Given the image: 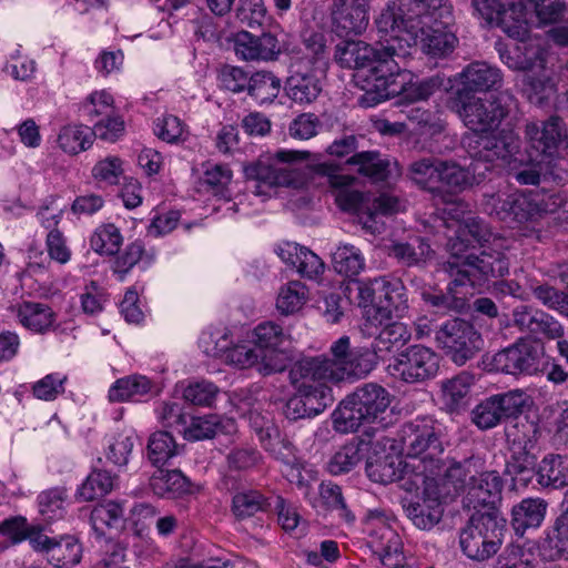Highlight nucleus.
<instances>
[{
    "label": "nucleus",
    "mask_w": 568,
    "mask_h": 568,
    "mask_svg": "<svg viewBox=\"0 0 568 568\" xmlns=\"http://www.w3.org/2000/svg\"><path fill=\"white\" fill-rule=\"evenodd\" d=\"M435 339L446 356L458 366L474 358L484 346V341L475 327L459 318L445 322L436 332Z\"/></svg>",
    "instance_id": "10"
},
{
    "label": "nucleus",
    "mask_w": 568,
    "mask_h": 568,
    "mask_svg": "<svg viewBox=\"0 0 568 568\" xmlns=\"http://www.w3.org/2000/svg\"><path fill=\"white\" fill-rule=\"evenodd\" d=\"M91 129L83 125H65L58 135V144L62 151L69 154H78L85 151L92 144Z\"/></svg>",
    "instance_id": "48"
},
{
    "label": "nucleus",
    "mask_w": 568,
    "mask_h": 568,
    "mask_svg": "<svg viewBox=\"0 0 568 568\" xmlns=\"http://www.w3.org/2000/svg\"><path fill=\"white\" fill-rule=\"evenodd\" d=\"M287 337L283 327L274 322L260 323L252 331L251 341L262 357V369L266 374L282 373L291 363V354L283 347Z\"/></svg>",
    "instance_id": "11"
},
{
    "label": "nucleus",
    "mask_w": 568,
    "mask_h": 568,
    "mask_svg": "<svg viewBox=\"0 0 568 568\" xmlns=\"http://www.w3.org/2000/svg\"><path fill=\"white\" fill-rule=\"evenodd\" d=\"M236 17L248 28L262 27L267 19L263 0H240Z\"/></svg>",
    "instance_id": "62"
},
{
    "label": "nucleus",
    "mask_w": 568,
    "mask_h": 568,
    "mask_svg": "<svg viewBox=\"0 0 568 568\" xmlns=\"http://www.w3.org/2000/svg\"><path fill=\"white\" fill-rule=\"evenodd\" d=\"M547 504L539 498H526L513 507L511 525L517 535L523 536L528 528L541 525Z\"/></svg>",
    "instance_id": "30"
},
{
    "label": "nucleus",
    "mask_w": 568,
    "mask_h": 568,
    "mask_svg": "<svg viewBox=\"0 0 568 568\" xmlns=\"http://www.w3.org/2000/svg\"><path fill=\"white\" fill-rule=\"evenodd\" d=\"M358 305L364 307L367 318L382 325L389 321L394 313L407 308L405 288L400 281L388 280L386 276L376 277L367 282H355Z\"/></svg>",
    "instance_id": "7"
},
{
    "label": "nucleus",
    "mask_w": 568,
    "mask_h": 568,
    "mask_svg": "<svg viewBox=\"0 0 568 568\" xmlns=\"http://www.w3.org/2000/svg\"><path fill=\"white\" fill-rule=\"evenodd\" d=\"M537 448L531 439L521 442L514 440L511 447V456L507 462V473H516V469H525L536 467Z\"/></svg>",
    "instance_id": "57"
},
{
    "label": "nucleus",
    "mask_w": 568,
    "mask_h": 568,
    "mask_svg": "<svg viewBox=\"0 0 568 568\" xmlns=\"http://www.w3.org/2000/svg\"><path fill=\"white\" fill-rule=\"evenodd\" d=\"M527 405L528 396L520 389L493 395L473 409V422L480 429H490L506 419L516 418Z\"/></svg>",
    "instance_id": "12"
},
{
    "label": "nucleus",
    "mask_w": 568,
    "mask_h": 568,
    "mask_svg": "<svg viewBox=\"0 0 568 568\" xmlns=\"http://www.w3.org/2000/svg\"><path fill=\"white\" fill-rule=\"evenodd\" d=\"M452 255L439 264L438 271L445 273L450 282L446 294L423 293V300L438 312L460 311L466 303L468 287L481 285L490 277L508 273L509 263L501 254L483 252L480 256H460L452 246Z\"/></svg>",
    "instance_id": "4"
},
{
    "label": "nucleus",
    "mask_w": 568,
    "mask_h": 568,
    "mask_svg": "<svg viewBox=\"0 0 568 568\" xmlns=\"http://www.w3.org/2000/svg\"><path fill=\"white\" fill-rule=\"evenodd\" d=\"M152 384L149 378L141 375H133L118 379L109 389L111 402H125L136 399L151 390Z\"/></svg>",
    "instance_id": "43"
},
{
    "label": "nucleus",
    "mask_w": 568,
    "mask_h": 568,
    "mask_svg": "<svg viewBox=\"0 0 568 568\" xmlns=\"http://www.w3.org/2000/svg\"><path fill=\"white\" fill-rule=\"evenodd\" d=\"M503 489V479L495 471L481 473L478 477L475 475L467 490V506L478 508L480 506H494L499 499Z\"/></svg>",
    "instance_id": "28"
},
{
    "label": "nucleus",
    "mask_w": 568,
    "mask_h": 568,
    "mask_svg": "<svg viewBox=\"0 0 568 568\" xmlns=\"http://www.w3.org/2000/svg\"><path fill=\"white\" fill-rule=\"evenodd\" d=\"M178 455V445L169 432L153 433L148 443V458L158 468Z\"/></svg>",
    "instance_id": "47"
},
{
    "label": "nucleus",
    "mask_w": 568,
    "mask_h": 568,
    "mask_svg": "<svg viewBox=\"0 0 568 568\" xmlns=\"http://www.w3.org/2000/svg\"><path fill=\"white\" fill-rule=\"evenodd\" d=\"M496 371L511 375H535L545 369L544 351L535 342L520 338L493 357Z\"/></svg>",
    "instance_id": "14"
},
{
    "label": "nucleus",
    "mask_w": 568,
    "mask_h": 568,
    "mask_svg": "<svg viewBox=\"0 0 568 568\" xmlns=\"http://www.w3.org/2000/svg\"><path fill=\"white\" fill-rule=\"evenodd\" d=\"M307 151L280 150L262 154L254 163L245 168L247 179L268 187H301L306 174L302 162L310 158Z\"/></svg>",
    "instance_id": "6"
},
{
    "label": "nucleus",
    "mask_w": 568,
    "mask_h": 568,
    "mask_svg": "<svg viewBox=\"0 0 568 568\" xmlns=\"http://www.w3.org/2000/svg\"><path fill=\"white\" fill-rule=\"evenodd\" d=\"M331 404L323 392H320V395H312L296 389V394L287 400L284 414L291 420L311 418L321 414Z\"/></svg>",
    "instance_id": "29"
},
{
    "label": "nucleus",
    "mask_w": 568,
    "mask_h": 568,
    "mask_svg": "<svg viewBox=\"0 0 568 568\" xmlns=\"http://www.w3.org/2000/svg\"><path fill=\"white\" fill-rule=\"evenodd\" d=\"M538 483L542 486L560 488L568 485V457L549 454L537 469Z\"/></svg>",
    "instance_id": "40"
},
{
    "label": "nucleus",
    "mask_w": 568,
    "mask_h": 568,
    "mask_svg": "<svg viewBox=\"0 0 568 568\" xmlns=\"http://www.w3.org/2000/svg\"><path fill=\"white\" fill-rule=\"evenodd\" d=\"M388 255L406 266H419L433 258L434 251L426 240L416 237L410 242H394L388 246Z\"/></svg>",
    "instance_id": "35"
},
{
    "label": "nucleus",
    "mask_w": 568,
    "mask_h": 568,
    "mask_svg": "<svg viewBox=\"0 0 568 568\" xmlns=\"http://www.w3.org/2000/svg\"><path fill=\"white\" fill-rule=\"evenodd\" d=\"M203 173L201 180L212 193L226 197L227 186L230 185L233 172L226 164L205 162L203 163Z\"/></svg>",
    "instance_id": "52"
},
{
    "label": "nucleus",
    "mask_w": 568,
    "mask_h": 568,
    "mask_svg": "<svg viewBox=\"0 0 568 568\" xmlns=\"http://www.w3.org/2000/svg\"><path fill=\"white\" fill-rule=\"evenodd\" d=\"M347 163L356 165L358 173L375 181L386 180L389 175L390 162L375 151L356 153L347 160Z\"/></svg>",
    "instance_id": "42"
},
{
    "label": "nucleus",
    "mask_w": 568,
    "mask_h": 568,
    "mask_svg": "<svg viewBox=\"0 0 568 568\" xmlns=\"http://www.w3.org/2000/svg\"><path fill=\"white\" fill-rule=\"evenodd\" d=\"M439 434L435 422L427 417L405 423L398 430V440L405 454V458L398 462V468H394L393 462L384 460L369 465L368 476L382 484L407 478L418 487L442 468L444 448Z\"/></svg>",
    "instance_id": "3"
},
{
    "label": "nucleus",
    "mask_w": 568,
    "mask_h": 568,
    "mask_svg": "<svg viewBox=\"0 0 568 568\" xmlns=\"http://www.w3.org/2000/svg\"><path fill=\"white\" fill-rule=\"evenodd\" d=\"M484 207L509 225L536 222L544 212L535 199L520 192L485 195Z\"/></svg>",
    "instance_id": "13"
},
{
    "label": "nucleus",
    "mask_w": 568,
    "mask_h": 568,
    "mask_svg": "<svg viewBox=\"0 0 568 568\" xmlns=\"http://www.w3.org/2000/svg\"><path fill=\"white\" fill-rule=\"evenodd\" d=\"M17 317L27 329L42 334L52 327L55 314L47 304L23 302L17 306Z\"/></svg>",
    "instance_id": "36"
},
{
    "label": "nucleus",
    "mask_w": 568,
    "mask_h": 568,
    "mask_svg": "<svg viewBox=\"0 0 568 568\" xmlns=\"http://www.w3.org/2000/svg\"><path fill=\"white\" fill-rule=\"evenodd\" d=\"M116 476L108 470H93L79 487L77 497L81 501H91L111 493L115 486Z\"/></svg>",
    "instance_id": "44"
},
{
    "label": "nucleus",
    "mask_w": 568,
    "mask_h": 568,
    "mask_svg": "<svg viewBox=\"0 0 568 568\" xmlns=\"http://www.w3.org/2000/svg\"><path fill=\"white\" fill-rule=\"evenodd\" d=\"M155 134L168 143L183 141L186 135L184 123L175 115H164L155 121Z\"/></svg>",
    "instance_id": "63"
},
{
    "label": "nucleus",
    "mask_w": 568,
    "mask_h": 568,
    "mask_svg": "<svg viewBox=\"0 0 568 568\" xmlns=\"http://www.w3.org/2000/svg\"><path fill=\"white\" fill-rule=\"evenodd\" d=\"M365 525L371 536L373 551L383 565H390L393 556L400 555L402 539L390 526L389 518L383 509H369L365 516Z\"/></svg>",
    "instance_id": "18"
},
{
    "label": "nucleus",
    "mask_w": 568,
    "mask_h": 568,
    "mask_svg": "<svg viewBox=\"0 0 568 568\" xmlns=\"http://www.w3.org/2000/svg\"><path fill=\"white\" fill-rule=\"evenodd\" d=\"M135 435L132 430H123L108 440L105 458L118 467L128 465L133 452Z\"/></svg>",
    "instance_id": "51"
},
{
    "label": "nucleus",
    "mask_w": 568,
    "mask_h": 568,
    "mask_svg": "<svg viewBox=\"0 0 568 568\" xmlns=\"http://www.w3.org/2000/svg\"><path fill=\"white\" fill-rule=\"evenodd\" d=\"M379 359L375 356L374 352H354L351 361L342 368H336L335 381L341 382L348 378H361L366 376L376 366V361Z\"/></svg>",
    "instance_id": "53"
},
{
    "label": "nucleus",
    "mask_w": 568,
    "mask_h": 568,
    "mask_svg": "<svg viewBox=\"0 0 568 568\" xmlns=\"http://www.w3.org/2000/svg\"><path fill=\"white\" fill-rule=\"evenodd\" d=\"M365 258L359 248L351 244H341L333 253L334 270L346 277L356 276L363 271Z\"/></svg>",
    "instance_id": "46"
},
{
    "label": "nucleus",
    "mask_w": 568,
    "mask_h": 568,
    "mask_svg": "<svg viewBox=\"0 0 568 568\" xmlns=\"http://www.w3.org/2000/svg\"><path fill=\"white\" fill-rule=\"evenodd\" d=\"M537 559L530 549L510 545L499 555L495 568H536Z\"/></svg>",
    "instance_id": "58"
},
{
    "label": "nucleus",
    "mask_w": 568,
    "mask_h": 568,
    "mask_svg": "<svg viewBox=\"0 0 568 568\" xmlns=\"http://www.w3.org/2000/svg\"><path fill=\"white\" fill-rule=\"evenodd\" d=\"M496 27L500 28L508 37L516 40H524L529 34L528 11L526 6L519 2L504 4Z\"/></svg>",
    "instance_id": "31"
},
{
    "label": "nucleus",
    "mask_w": 568,
    "mask_h": 568,
    "mask_svg": "<svg viewBox=\"0 0 568 568\" xmlns=\"http://www.w3.org/2000/svg\"><path fill=\"white\" fill-rule=\"evenodd\" d=\"M390 404L389 393L377 384H365L348 395L333 413L334 428L341 433L355 432L375 422Z\"/></svg>",
    "instance_id": "5"
},
{
    "label": "nucleus",
    "mask_w": 568,
    "mask_h": 568,
    "mask_svg": "<svg viewBox=\"0 0 568 568\" xmlns=\"http://www.w3.org/2000/svg\"><path fill=\"white\" fill-rule=\"evenodd\" d=\"M412 337L408 326L402 322H392L379 331L372 343L376 357L385 359L395 348L404 346Z\"/></svg>",
    "instance_id": "33"
},
{
    "label": "nucleus",
    "mask_w": 568,
    "mask_h": 568,
    "mask_svg": "<svg viewBox=\"0 0 568 568\" xmlns=\"http://www.w3.org/2000/svg\"><path fill=\"white\" fill-rule=\"evenodd\" d=\"M266 507V499L256 490L237 493L233 497L232 510L237 518L255 515Z\"/></svg>",
    "instance_id": "59"
},
{
    "label": "nucleus",
    "mask_w": 568,
    "mask_h": 568,
    "mask_svg": "<svg viewBox=\"0 0 568 568\" xmlns=\"http://www.w3.org/2000/svg\"><path fill=\"white\" fill-rule=\"evenodd\" d=\"M501 61L513 70L527 71V73H539L540 70H548L554 67V57L544 47L538 38H530L529 34L513 50L499 49Z\"/></svg>",
    "instance_id": "17"
},
{
    "label": "nucleus",
    "mask_w": 568,
    "mask_h": 568,
    "mask_svg": "<svg viewBox=\"0 0 568 568\" xmlns=\"http://www.w3.org/2000/svg\"><path fill=\"white\" fill-rule=\"evenodd\" d=\"M307 298V287L300 281H291L280 288L276 307L282 314H293L302 308Z\"/></svg>",
    "instance_id": "50"
},
{
    "label": "nucleus",
    "mask_w": 568,
    "mask_h": 568,
    "mask_svg": "<svg viewBox=\"0 0 568 568\" xmlns=\"http://www.w3.org/2000/svg\"><path fill=\"white\" fill-rule=\"evenodd\" d=\"M442 161L438 159H422L409 165L410 179L424 189L439 190Z\"/></svg>",
    "instance_id": "49"
},
{
    "label": "nucleus",
    "mask_w": 568,
    "mask_h": 568,
    "mask_svg": "<svg viewBox=\"0 0 568 568\" xmlns=\"http://www.w3.org/2000/svg\"><path fill=\"white\" fill-rule=\"evenodd\" d=\"M276 252L285 264L295 267L303 277L316 278L324 272L325 265L321 257L295 242L282 243Z\"/></svg>",
    "instance_id": "25"
},
{
    "label": "nucleus",
    "mask_w": 568,
    "mask_h": 568,
    "mask_svg": "<svg viewBox=\"0 0 568 568\" xmlns=\"http://www.w3.org/2000/svg\"><path fill=\"white\" fill-rule=\"evenodd\" d=\"M122 241V235L114 224H104L94 231L90 245L99 254L113 255L120 250Z\"/></svg>",
    "instance_id": "55"
},
{
    "label": "nucleus",
    "mask_w": 568,
    "mask_h": 568,
    "mask_svg": "<svg viewBox=\"0 0 568 568\" xmlns=\"http://www.w3.org/2000/svg\"><path fill=\"white\" fill-rule=\"evenodd\" d=\"M469 169L453 161H442L439 190L446 189L449 192L459 193L476 183V170L479 161L474 159Z\"/></svg>",
    "instance_id": "34"
},
{
    "label": "nucleus",
    "mask_w": 568,
    "mask_h": 568,
    "mask_svg": "<svg viewBox=\"0 0 568 568\" xmlns=\"http://www.w3.org/2000/svg\"><path fill=\"white\" fill-rule=\"evenodd\" d=\"M475 466L476 460L474 458H468L464 462H454L445 469L444 479L458 491L465 487L467 480L469 484L471 483L477 473Z\"/></svg>",
    "instance_id": "60"
},
{
    "label": "nucleus",
    "mask_w": 568,
    "mask_h": 568,
    "mask_svg": "<svg viewBox=\"0 0 568 568\" xmlns=\"http://www.w3.org/2000/svg\"><path fill=\"white\" fill-rule=\"evenodd\" d=\"M318 498L310 500L314 508H322L326 511H335L341 519L348 524L355 521V515L348 507L342 493V488L338 485L332 481H323L318 486Z\"/></svg>",
    "instance_id": "32"
},
{
    "label": "nucleus",
    "mask_w": 568,
    "mask_h": 568,
    "mask_svg": "<svg viewBox=\"0 0 568 568\" xmlns=\"http://www.w3.org/2000/svg\"><path fill=\"white\" fill-rule=\"evenodd\" d=\"M525 138L540 156H551L560 143L567 139V129L558 116L547 121L529 122L525 128Z\"/></svg>",
    "instance_id": "21"
},
{
    "label": "nucleus",
    "mask_w": 568,
    "mask_h": 568,
    "mask_svg": "<svg viewBox=\"0 0 568 568\" xmlns=\"http://www.w3.org/2000/svg\"><path fill=\"white\" fill-rule=\"evenodd\" d=\"M406 514L417 528L428 530L439 523L443 508L437 499L423 500L409 503L406 506Z\"/></svg>",
    "instance_id": "45"
},
{
    "label": "nucleus",
    "mask_w": 568,
    "mask_h": 568,
    "mask_svg": "<svg viewBox=\"0 0 568 568\" xmlns=\"http://www.w3.org/2000/svg\"><path fill=\"white\" fill-rule=\"evenodd\" d=\"M124 518L121 503L109 500L97 505L91 511V525L98 537L106 535L108 530L120 529Z\"/></svg>",
    "instance_id": "38"
},
{
    "label": "nucleus",
    "mask_w": 568,
    "mask_h": 568,
    "mask_svg": "<svg viewBox=\"0 0 568 568\" xmlns=\"http://www.w3.org/2000/svg\"><path fill=\"white\" fill-rule=\"evenodd\" d=\"M286 94L300 104L312 103L322 91L320 80L311 70H303L302 63L291 65V75L285 83Z\"/></svg>",
    "instance_id": "27"
},
{
    "label": "nucleus",
    "mask_w": 568,
    "mask_h": 568,
    "mask_svg": "<svg viewBox=\"0 0 568 568\" xmlns=\"http://www.w3.org/2000/svg\"><path fill=\"white\" fill-rule=\"evenodd\" d=\"M493 237V233L489 231L487 225L478 217L469 215L467 219L458 225L456 231V236L452 237L448 242V252L449 256L452 255V245L456 244L455 252H457L460 256H475L474 254H465L468 246L474 243L483 244L485 242H489ZM484 250L480 252L483 253ZM485 252L490 254H501L504 258L508 262L505 254L497 250H486ZM479 254L478 256H480Z\"/></svg>",
    "instance_id": "24"
},
{
    "label": "nucleus",
    "mask_w": 568,
    "mask_h": 568,
    "mask_svg": "<svg viewBox=\"0 0 568 568\" xmlns=\"http://www.w3.org/2000/svg\"><path fill=\"white\" fill-rule=\"evenodd\" d=\"M459 80L463 88L457 91V95L458 100H462L466 92L488 91L500 85L503 77L499 69L476 61L460 72Z\"/></svg>",
    "instance_id": "26"
},
{
    "label": "nucleus",
    "mask_w": 568,
    "mask_h": 568,
    "mask_svg": "<svg viewBox=\"0 0 568 568\" xmlns=\"http://www.w3.org/2000/svg\"><path fill=\"white\" fill-rule=\"evenodd\" d=\"M504 527V521L493 513L477 511L460 531L463 552L473 560L490 558L501 545Z\"/></svg>",
    "instance_id": "9"
},
{
    "label": "nucleus",
    "mask_w": 568,
    "mask_h": 568,
    "mask_svg": "<svg viewBox=\"0 0 568 568\" xmlns=\"http://www.w3.org/2000/svg\"><path fill=\"white\" fill-rule=\"evenodd\" d=\"M388 371L407 383L424 382L437 375L439 356L428 347L413 345L389 363Z\"/></svg>",
    "instance_id": "15"
},
{
    "label": "nucleus",
    "mask_w": 568,
    "mask_h": 568,
    "mask_svg": "<svg viewBox=\"0 0 568 568\" xmlns=\"http://www.w3.org/2000/svg\"><path fill=\"white\" fill-rule=\"evenodd\" d=\"M290 379L295 389L320 395L323 392L333 403L332 389L327 382H335L321 356L297 361L290 369Z\"/></svg>",
    "instance_id": "19"
},
{
    "label": "nucleus",
    "mask_w": 568,
    "mask_h": 568,
    "mask_svg": "<svg viewBox=\"0 0 568 568\" xmlns=\"http://www.w3.org/2000/svg\"><path fill=\"white\" fill-rule=\"evenodd\" d=\"M316 175L327 179L328 184L336 189L335 201L343 211L356 212L361 214L364 210V196L361 192L349 190L354 178L342 174L341 169L331 163H321L313 168Z\"/></svg>",
    "instance_id": "22"
},
{
    "label": "nucleus",
    "mask_w": 568,
    "mask_h": 568,
    "mask_svg": "<svg viewBox=\"0 0 568 568\" xmlns=\"http://www.w3.org/2000/svg\"><path fill=\"white\" fill-rule=\"evenodd\" d=\"M225 359L237 368L245 369L254 367L260 374L264 376L267 375L265 371L262 369V357L254 345H235L226 351Z\"/></svg>",
    "instance_id": "56"
},
{
    "label": "nucleus",
    "mask_w": 568,
    "mask_h": 568,
    "mask_svg": "<svg viewBox=\"0 0 568 568\" xmlns=\"http://www.w3.org/2000/svg\"><path fill=\"white\" fill-rule=\"evenodd\" d=\"M219 394V388L209 381L189 384L183 390V398L197 406H211Z\"/></svg>",
    "instance_id": "61"
},
{
    "label": "nucleus",
    "mask_w": 568,
    "mask_h": 568,
    "mask_svg": "<svg viewBox=\"0 0 568 568\" xmlns=\"http://www.w3.org/2000/svg\"><path fill=\"white\" fill-rule=\"evenodd\" d=\"M530 290L534 296L545 306L559 311L568 316V296L566 293L556 290L548 284L531 285Z\"/></svg>",
    "instance_id": "64"
},
{
    "label": "nucleus",
    "mask_w": 568,
    "mask_h": 568,
    "mask_svg": "<svg viewBox=\"0 0 568 568\" xmlns=\"http://www.w3.org/2000/svg\"><path fill=\"white\" fill-rule=\"evenodd\" d=\"M376 30L378 34L377 48L362 40H344L336 44L334 58L345 69L371 67L378 74L377 78L385 80V83H387L388 78L400 74V71L390 70L389 64L394 61L395 55L386 48L389 44L388 36L384 34L377 27Z\"/></svg>",
    "instance_id": "8"
},
{
    "label": "nucleus",
    "mask_w": 568,
    "mask_h": 568,
    "mask_svg": "<svg viewBox=\"0 0 568 568\" xmlns=\"http://www.w3.org/2000/svg\"><path fill=\"white\" fill-rule=\"evenodd\" d=\"M459 101V116L470 130L463 136V146L471 159L488 164L485 171L497 161H508L519 151L520 140L513 130L495 133L515 105L513 94L505 91L485 98L464 97Z\"/></svg>",
    "instance_id": "2"
},
{
    "label": "nucleus",
    "mask_w": 568,
    "mask_h": 568,
    "mask_svg": "<svg viewBox=\"0 0 568 568\" xmlns=\"http://www.w3.org/2000/svg\"><path fill=\"white\" fill-rule=\"evenodd\" d=\"M31 546L34 550L44 552L48 562L55 568L73 567L82 557V547L72 536L54 539L44 534H34L31 536Z\"/></svg>",
    "instance_id": "20"
},
{
    "label": "nucleus",
    "mask_w": 568,
    "mask_h": 568,
    "mask_svg": "<svg viewBox=\"0 0 568 568\" xmlns=\"http://www.w3.org/2000/svg\"><path fill=\"white\" fill-rule=\"evenodd\" d=\"M332 31L339 38L362 34L369 22V0H327Z\"/></svg>",
    "instance_id": "16"
},
{
    "label": "nucleus",
    "mask_w": 568,
    "mask_h": 568,
    "mask_svg": "<svg viewBox=\"0 0 568 568\" xmlns=\"http://www.w3.org/2000/svg\"><path fill=\"white\" fill-rule=\"evenodd\" d=\"M453 23L449 0H392L375 19V26L388 36L387 50L395 55L390 70L400 73L414 47L430 59L448 58L459 42Z\"/></svg>",
    "instance_id": "1"
},
{
    "label": "nucleus",
    "mask_w": 568,
    "mask_h": 568,
    "mask_svg": "<svg viewBox=\"0 0 568 568\" xmlns=\"http://www.w3.org/2000/svg\"><path fill=\"white\" fill-rule=\"evenodd\" d=\"M234 51L243 61H272L281 52L278 41L271 33L254 36L247 31H241L234 38Z\"/></svg>",
    "instance_id": "23"
},
{
    "label": "nucleus",
    "mask_w": 568,
    "mask_h": 568,
    "mask_svg": "<svg viewBox=\"0 0 568 568\" xmlns=\"http://www.w3.org/2000/svg\"><path fill=\"white\" fill-rule=\"evenodd\" d=\"M150 486L160 497H179L190 490V483L180 470L168 471L161 467L152 475Z\"/></svg>",
    "instance_id": "41"
},
{
    "label": "nucleus",
    "mask_w": 568,
    "mask_h": 568,
    "mask_svg": "<svg viewBox=\"0 0 568 568\" xmlns=\"http://www.w3.org/2000/svg\"><path fill=\"white\" fill-rule=\"evenodd\" d=\"M554 67L540 70L539 73H526L523 80V92L536 105H544L556 92L552 81Z\"/></svg>",
    "instance_id": "37"
},
{
    "label": "nucleus",
    "mask_w": 568,
    "mask_h": 568,
    "mask_svg": "<svg viewBox=\"0 0 568 568\" xmlns=\"http://www.w3.org/2000/svg\"><path fill=\"white\" fill-rule=\"evenodd\" d=\"M474 377L463 372L453 378L446 379L442 383L443 399L450 408L460 406L468 395Z\"/></svg>",
    "instance_id": "54"
},
{
    "label": "nucleus",
    "mask_w": 568,
    "mask_h": 568,
    "mask_svg": "<svg viewBox=\"0 0 568 568\" xmlns=\"http://www.w3.org/2000/svg\"><path fill=\"white\" fill-rule=\"evenodd\" d=\"M281 89V79L271 71H256L250 75L247 93L260 104L273 102Z\"/></svg>",
    "instance_id": "39"
}]
</instances>
